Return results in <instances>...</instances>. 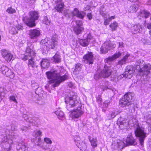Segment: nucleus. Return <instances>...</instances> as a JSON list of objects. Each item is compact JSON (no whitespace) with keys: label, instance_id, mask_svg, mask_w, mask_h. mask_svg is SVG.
I'll return each instance as SVG.
<instances>
[{"label":"nucleus","instance_id":"nucleus-1","mask_svg":"<svg viewBox=\"0 0 151 151\" xmlns=\"http://www.w3.org/2000/svg\"><path fill=\"white\" fill-rule=\"evenodd\" d=\"M47 78L51 79L50 81V83H53L52 86L53 87L58 86L62 82L67 80L68 76L66 74L61 76L58 72L55 70L53 71L47 72L46 73Z\"/></svg>","mask_w":151,"mask_h":151},{"label":"nucleus","instance_id":"nucleus-2","mask_svg":"<svg viewBox=\"0 0 151 151\" xmlns=\"http://www.w3.org/2000/svg\"><path fill=\"white\" fill-rule=\"evenodd\" d=\"M78 97L76 93L70 92L65 98V101L67 104L66 108L70 111L73 110V107L78 103Z\"/></svg>","mask_w":151,"mask_h":151},{"label":"nucleus","instance_id":"nucleus-3","mask_svg":"<svg viewBox=\"0 0 151 151\" xmlns=\"http://www.w3.org/2000/svg\"><path fill=\"white\" fill-rule=\"evenodd\" d=\"M30 17H25L23 18L24 23L28 26L32 27L36 25L35 22L38 19L39 14L37 12L31 11L29 13Z\"/></svg>","mask_w":151,"mask_h":151},{"label":"nucleus","instance_id":"nucleus-4","mask_svg":"<svg viewBox=\"0 0 151 151\" xmlns=\"http://www.w3.org/2000/svg\"><path fill=\"white\" fill-rule=\"evenodd\" d=\"M18 137L17 134L14 132H12L10 134L8 135L7 136L4 137L3 138L1 144L4 146V144L8 145L9 147L6 148L4 150L6 151H10L12 148L11 145L13 144L12 140L17 138Z\"/></svg>","mask_w":151,"mask_h":151},{"label":"nucleus","instance_id":"nucleus-5","mask_svg":"<svg viewBox=\"0 0 151 151\" xmlns=\"http://www.w3.org/2000/svg\"><path fill=\"white\" fill-rule=\"evenodd\" d=\"M135 133L136 136L138 138L140 144L142 145L146 137V133L144 132V128L138 126L135 131Z\"/></svg>","mask_w":151,"mask_h":151},{"label":"nucleus","instance_id":"nucleus-6","mask_svg":"<svg viewBox=\"0 0 151 151\" xmlns=\"http://www.w3.org/2000/svg\"><path fill=\"white\" fill-rule=\"evenodd\" d=\"M116 45L111 42L104 43L100 48V53L101 54H106L111 49L115 47Z\"/></svg>","mask_w":151,"mask_h":151},{"label":"nucleus","instance_id":"nucleus-7","mask_svg":"<svg viewBox=\"0 0 151 151\" xmlns=\"http://www.w3.org/2000/svg\"><path fill=\"white\" fill-rule=\"evenodd\" d=\"M151 69V65L146 64L143 65L140 69H138V72L140 76H146L150 73Z\"/></svg>","mask_w":151,"mask_h":151},{"label":"nucleus","instance_id":"nucleus-8","mask_svg":"<svg viewBox=\"0 0 151 151\" xmlns=\"http://www.w3.org/2000/svg\"><path fill=\"white\" fill-rule=\"evenodd\" d=\"M47 46L43 48V50H46L50 49H53L57 45L58 41L57 39L53 37L51 40H49Z\"/></svg>","mask_w":151,"mask_h":151},{"label":"nucleus","instance_id":"nucleus-9","mask_svg":"<svg viewBox=\"0 0 151 151\" xmlns=\"http://www.w3.org/2000/svg\"><path fill=\"white\" fill-rule=\"evenodd\" d=\"M26 54L22 59L23 60L25 61L27 59H30L31 58H34L35 56V53L29 47H27L26 50Z\"/></svg>","mask_w":151,"mask_h":151},{"label":"nucleus","instance_id":"nucleus-10","mask_svg":"<svg viewBox=\"0 0 151 151\" xmlns=\"http://www.w3.org/2000/svg\"><path fill=\"white\" fill-rule=\"evenodd\" d=\"M84 62L86 64H92L93 63V55L92 52H88L83 57Z\"/></svg>","mask_w":151,"mask_h":151},{"label":"nucleus","instance_id":"nucleus-11","mask_svg":"<svg viewBox=\"0 0 151 151\" xmlns=\"http://www.w3.org/2000/svg\"><path fill=\"white\" fill-rule=\"evenodd\" d=\"M101 72V75L103 78H108L111 74L112 71L110 67L107 66L105 64L104 68L102 70H99L98 72Z\"/></svg>","mask_w":151,"mask_h":151},{"label":"nucleus","instance_id":"nucleus-12","mask_svg":"<svg viewBox=\"0 0 151 151\" xmlns=\"http://www.w3.org/2000/svg\"><path fill=\"white\" fill-rule=\"evenodd\" d=\"M122 53L119 51L116 52L114 55L111 56L106 58L104 60L105 63L110 64L111 62L114 61L120 57Z\"/></svg>","mask_w":151,"mask_h":151},{"label":"nucleus","instance_id":"nucleus-13","mask_svg":"<svg viewBox=\"0 0 151 151\" xmlns=\"http://www.w3.org/2000/svg\"><path fill=\"white\" fill-rule=\"evenodd\" d=\"M134 71V69L132 66H128L125 69V71L123 73V77L130 78L133 76Z\"/></svg>","mask_w":151,"mask_h":151},{"label":"nucleus","instance_id":"nucleus-14","mask_svg":"<svg viewBox=\"0 0 151 151\" xmlns=\"http://www.w3.org/2000/svg\"><path fill=\"white\" fill-rule=\"evenodd\" d=\"M71 113L73 119H75L80 117L83 113V112L81 110V107H78L76 109H73Z\"/></svg>","mask_w":151,"mask_h":151},{"label":"nucleus","instance_id":"nucleus-15","mask_svg":"<svg viewBox=\"0 0 151 151\" xmlns=\"http://www.w3.org/2000/svg\"><path fill=\"white\" fill-rule=\"evenodd\" d=\"M40 31L37 29H31L29 33L30 38L32 39H36L40 35Z\"/></svg>","mask_w":151,"mask_h":151},{"label":"nucleus","instance_id":"nucleus-16","mask_svg":"<svg viewBox=\"0 0 151 151\" xmlns=\"http://www.w3.org/2000/svg\"><path fill=\"white\" fill-rule=\"evenodd\" d=\"M57 4L55 9L58 12H60L64 9V2L62 0H57L55 1Z\"/></svg>","mask_w":151,"mask_h":151},{"label":"nucleus","instance_id":"nucleus-17","mask_svg":"<svg viewBox=\"0 0 151 151\" xmlns=\"http://www.w3.org/2000/svg\"><path fill=\"white\" fill-rule=\"evenodd\" d=\"M124 97L123 105L129 106L130 105L129 101L132 98L131 93H127L124 95Z\"/></svg>","mask_w":151,"mask_h":151},{"label":"nucleus","instance_id":"nucleus-18","mask_svg":"<svg viewBox=\"0 0 151 151\" xmlns=\"http://www.w3.org/2000/svg\"><path fill=\"white\" fill-rule=\"evenodd\" d=\"M82 67V65L80 63H78L75 64V68L73 72V74L77 77H80L79 74L81 72Z\"/></svg>","mask_w":151,"mask_h":151},{"label":"nucleus","instance_id":"nucleus-19","mask_svg":"<svg viewBox=\"0 0 151 151\" xmlns=\"http://www.w3.org/2000/svg\"><path fill=\"white\" fill-rule=\"evenodd\" d=\"M2 54L4 59L7 61H10L13 57L12 55L6 50H3Z\"/></svg>","mask_w":151,"mask_h":151},{"label":"nucleus","instance_id":"nucleus-20","mask_svg":"<svg viewBox=\"0 0 151 151\" xmlns=\"http://www.w3.org/2000/svg\"><path fill=\"white\" fill-rule=\"evenodd\" d=\"M71 14L73 16H76L80 18L83 19L84 17V12H80L76 8L74 9Z\"/></svg>","mask_w":151,"mask_h":151},{"label":"nucleus","instance_id":"nucleus-21","mask_svg":"<svg viewBox=\"0 0 151 151\" xmlns=\"http://www.w3.org/2000/svg\"><path fill=\"white\" fill-rule=\"evenodd\" d=\"M122 145V142L120 140L115 141L112 144V148L115 150L119 148Z\"/></svg>","mask_w":151,"mask_h":151},{"label":"nucleus","instance_id":"nucleus-22","mask_svg":"<svg viewBox=\"0 0 151 151\" xmlns=\"http://www.w3.org/2000/svg\"><path fill=\"white\" fill-rule=\"evenodd\" d=\"M126 142L127 145H136L137 144L135 140L132 137H127L126 139Z\"/></svg>","mask_w":151,"mask_h":151},{"label":"nucleus","instance_id":"nucleus-23","mask_svg":"<svg viewBox=\"0 0 151 151\" xmlns=\"http://www.w3.org/2000/svg\"><path fill=\"white\" fill-rule=\"evenodd\" d=\"M142 29V26L138 24L137 25H134L133 27L132 30L134 33L135 34L141 32Z\"/></svg>","mask_w":151,"mask_h":151},{"label":"nucleus","instance_id":"nucleus-24","mask_svg":"<svg viewBox=\"0 0 151 151\" xmlns=\"http://www.w3.org/2000/svg\"><path fill=\"white\" fill-rule=\"evenodd\" d=\"M41 66L43 68H48L50 65V62L49 60L46 59H43L40 62Z\"/></svg>","mask_w":151,"mask_h":151},{"label":"nucleus","instance_id":"nucleus-25","mask_svg":"<svg viewBox=\"0 0 151 151\" xmlns=\"http://www.w3.org/2000/svg\"><path fill=\"white\" fill-rule=\"evenodd\" d=\"M84 28L82 27L78 26H75L73 30L74 32L77 35H78L81 33L84 30Z\"/></svg>","mask_w":151,"mask_h":151},{"label":"nucleus","instance_id":"nucleus-26","mask_svg":"<svg viewBox=\"0 0 151 151\" xmlns=\"http://www.w3.org/2000/svg\"><path fill=\"white\" fill-rule=\"evenodd\" d=\"M89 139L91 142V145L93 147H96L97 146V140L96 138H92L89 137Z\"/></svg>","mask_w":151,"mask_h":151},{"label":"nucleus","instance_id":"nucleus-27","mask_svg":"<svg viewBox=\"0 0 151 151\" xmlns=\"http://www.w3.org/2000/svg\"><path fill=\"white\" fill-rule=\"evenodd\" d=\"M76 145L82 151H87L86 150V144L83 142H81V143L78 144H76Z\"/></svg>","mask_w":151,"mask_h":151},{"label":"nucleus","instance_id":"nucleus-28","mask_svg":"<svg viewBox=\"0 0 151 151\" xmlns=\"http://www.w3.org/2000/svg\"><path fill=\"white\" fill-rule=\"evenodd\" d=\"M139 6L137 4H134L132 5L129 8V11L130 12H136L138 9Z\"/></svg>","mask_w":151,"mask_h":151},{"label":"nucleus","instance_id":"nucleus-29","mask_svg":"<svg viewBox=\"0 0 151 151\" xmlns=\"http://www.w3.org/2000/svg\"><path fill=\"white\" fill-rule=\"evenodd\" d=\"M33 58H32L29 59L28 64V66L29 67H31L33 68H37L38 66L33 60Z\"/></svg>","mask_w":151,"mask_h":151},{"label":"nucleus","instance_id":"nucleus-30","mask_svg":"<svg viewBox=\"0 0 151 151\" xmlns=\"http://www.w3.org/2000/svg\"><path fill=\"white\" fill-rule=\"evenodd\" d=\"M59 119H62L64 118L63 112L60 110H58L54 112Z\"/></svg>","mask_w":151,"mask_h":151},{"label":"nucleus","instance_id":"nucleus-31","mask_svg":"<svg viewBox=\"0 0 151 151\" xmlns=\"http://www.w3.org/2000/svg\"><path fill=\"white\" fill-rule=\"evenodd\" d=\"M144 62L142 60H139L137 61L136 62V69L138 70V69H140V67L144 65Z\"/></svg>","mask_w":151,"mask_h":151},{"label":"nucleus","instance_id":"nucleus-32","mask_svg":"<svg viewBox=\"0 0 151 151\" xmlns=\"http://www.w3.org/2000/svg\"><path fill=\"white\" fill-rule=\"evenodd\" d=\"M139 15L141 16H144L145 18H147L150 15V13L147 11L143 10L140 12Z\"/></svg>","mask_w":151,"mask_h":151},{"label":"nucleus","instance_id":"nucleus-33","mask_svg":"<svg viewBox=\"0 0 151 151\" xmlns=\"http://www.w3.org/2000/svg\"><path fill=\"white\" fill-rule=\"evenodd\" d=\"M37 119V118L35 117H33V118H32L29 117V120L28 122L31 123L33 125H35L37 124V122L36 121Z\"/></svg>","mask_w":151,"mask_h":151},{"label":"nucleus","instance_id":"nucleus-34","mask_svg":"<svg viewBox=\"0 0 151 151\" xmlns=\"http://www.w3.org/2000/svg\"><path fill=\"white\" fill-rule=\"evenodd\" d=\"M89 42V41L86 39L81 40L79 41L80 44L83 46L85 47L87 46Z\"/></svg>","mask_w":151,"mask_h":151},{"label":"nucleus","instance_id":"nucleus-35","mask_svg":"<svg viewBox=\"0 0 151 151\" xmlns=\"http://www.w3.org/2000/svg\"><path fill=\"white\" fill-rule=\"evenodd\" d=\"M48 40H47V38H46L44 40H42L40 42V44L42 45V47L43 50V48L46 46H47L48 44Z\"/></svg>","mask_w":151,"mask_h":151},{"label":"nucleus","instance_id":"nucleus-36","mask_svg":"<svg viewBox=\"0 0 151 151\" xmlns=\"http://www.w3.org/2000/svg\"><path fill=\"white\" fill-rule=\"evenodd\" d=\"M53 61L55 63H58L60 62L61 59L60 55L55 54L53 58Z\"/></svg>","mask_w":151,"mask_h":151},{"label":"nucleus","instance_id":"nucleus-37","mask_svg":"<svg viewBox=\"0 0 151 151\" xmlns=\"http://www.w3.org/2000/svg\"><path fill=\"white\" fill-rule=\"evenodd\" d=\"M117 124L119 125V127L121 129H123L122 125H123V119L122 117L119 118L117 121Z\"/></svg>","mask_w":151,"mask_h":151},{"label":"nucleus","instance_id":"nucleus-38","mask_svg":"<svg viewBox=\"0 0 151 151\" xmlns=\"http://www.w3.org/2000/svg\"><path fill=\"white\" fill-rule=\"evenodd\" d=\"M6 69V70H7V67L3 65H0V71H1L3 74L6 73V72L4 71Z\"/></svg>","mask_w":151,"mask_h":151},{"label":"nucleus","instance_id":"nucleus-39","mask_svg":"<svg viewBox=\"0 0 151 151\" xmlns=\"http://www.w3.org/2000/svg\"><path fill=\"white\" fill-rule=\"evenodd\" d=\"M74 139L76 142V144H78L79 143H81V142H82L81 140V139L80 137L78 136H75L74 137Z\"/></svg>","mask_w":151,"mask_h":151},{"label":"nucleus","instance_id":"nucleus-40","mask_svg":"<svg viewBox=\"0 0 151 151\" xmlns=\"http://www.w3.org/2000/svg\"><path fill=\"white\" fill-rule=\"evenodd\" d=\"M117 24L116 22H114L110 25V27L111 28L112 31L116 30L117 27Z\"/></svg>","mask_w":151,"mask_h":151},{"label":"nucleus","instance_id":"nucleus-41","mask_svg":"<svg viewBox=\"0 0 151 151\" xmlns=\"http://www.w3.org/2000/svg\"><path fill=\"white\" fill-rule=\"evenodd\" d=\"M6 12L9 14H13L16 12L15 10L12 8V7L8 8L6 10Z\"/></svg>","mask_w":151,"mask_h":151},{"label":"nucleus","instance_id":"nucleus-42","mask_svg":"<svg viewBox=\"0 0 151 151\" xmlns=\"http://www.w3.org/2000/svg\"><path fill=\"white\" fill-rule=\"evenodd\" d=\"M43 21V22L45 24L49 25L50 24V21L48 19L47 17H45Z\"/></svg>","mask_w":151,"mask_h":151},{"label":"nucleus","instance_id":"nucleus-43","mask_svg":"<svg viewBox=\"0 0 151 151\" xmlns=\"http://www.w3.org/2000/svg\"><path fill=\"white\" fill-rule=\"evenodd\" d=\"M13 74V73L12 71V70L10 69H9L8 71L6 72V73H4V75H5L6 76L9 77L10 76H12Z\"/></svg>","mask_w":151,"mask_h":151},{"label":"nucleus","instance_id":"nucleus-44","mask_svg":"<svg viewBox=\"0 0 151 151\" xmlns=\"http://www.w3.org/2000/svg\"><path fill=\"white\" fill-rule=\"evenodd\" d=\"M76 26H78L79 27H82L83 24L81 20H78L76 21Z\"/></svg>","mask_w":151,"mask_h":151},{"label":"nucleus","instance_id":"nucleus-45","mask_svg":"<svg viewBox=\"0 0 151 151\" xmlns=\"http://www.w3.org/2000/svg\"><path fill=\"white\" fill-rule=\"evenodd\" d=\"M97 102L99 104H101L102 101V99L100 95H98L96 97Z\"/></svg>","mask_w":151,"mask_h":151},{"label":"nucleus","instance_id":"nucleus-46","mask_svg":"<svg viewBox=\"0 0 151 151\" xmlns=\"http://www.w3.org/2000/svg\"><path fill=\"white\" fill-rule=\"evenodd\" d=\"M44 141L45 142H46L48 144H51L52 143V141L50 139L48 138H44Z\"/></svg>","mask_w":151,"mask_h":151},{"label":"nucleus","instance_id":"nucleus-47","mask_svg":"<svg viewBox=\"0 0 151 151\" xmlns=\"http://www.w3.org/2000/svg\"><path fill=\"white\" fill-rule=\"evenodd\" d=\"M101 76H102L101 75V72L99 73L96 74L94 76V78L96 80H97L99 79Z\"/></svg>","mask_w":151,"mask_h":151},{"label":"nucleus","instance_id":"nucleus-48","mask_svg":"<svg viewBox=\"0 0 151 151\" xmlns=\"http://www.w3.org/2000/svg\"><path fill=\"white\" fill-rule=\"evenodd\" d=\"M118 113L117 112L116 113L115 112H112L109 114V116L111 118H113L115 117L116 115H117Z\"/></svg>","mask_w":151,"mask_h":151},{"label":"nucleus","instance_id":"nucleus-49","mask_svg":"<svg viewBox=\"0 0 151 151\" xmlns=\"http://www.w3.org/2000/svg\"><path fill=\"white\" fill-rule=\"evenodd\" d=\"M111 20V18H109L108 19H105L104 22V24L105 25H108Z\"/></svg>","mask_w":151,"mask_h":151},{"label":"nucleus","instance_id":"nucleus-50","mask_svg":"<svg viewBox=\"0 0 151 151\" xmlns=\"http://www.w3.org/2000/svg\"><path fill=\"white\" fill-rule=\"evenodd\" d=\"M42 134V132H41L40 130H39L36 132L35 133V137H37L39 136H41Z\"/></svg>","mask_w":151,"mask_h":151},{"label":"nucleus","instance_id":"nucleus-51","mask_svg":"<svg viewBox=\"0 0 151 151\" xmlns=\"http://www.w3.org/2000/svg\"><path fill=\"white\" fill-rule=\"evenodd\" d=\"M104 103L105 105V106L106 107H107L109 105L110 101L109 100H106L104 102Z\"/></svg>","mask_w":151,"mask_h":151},{"label":"nucleus","instance_id":"nucleus-52","mask_svg":"<svg viewBox=\"0 0 151 151\" xmlns=\"http://www.w3.org/2000/svg\"><path fill=\"white\" fill-rule=\"evenodd\" d=\"M10 100L12 101L15 103H17V100L14 96H10Z\"/></svg>","mask_w":151,"mask_h":151},{"label":"nucleus","instance_id":"nucleus-53","mask_svg":"<svg viewBox=\"0 0 151 151\" xmlns=\"http://www.w3.org/2000/svg\"><path fill=\"white\" fill-rule=\"evenodd\" d=\"M147 28L150 30L149 31L150 34L151 35V23H148L147 26Z\"/></svg>","mask_w":151,"mask_h":151},{"label":"nucleus","instance_id":"nucleus-54","mask_svg":"<svg viewBox=\"0 0 151 151\" xmlns=\"http://www.w3.org/2000/svg\"><path fill=\"white\" fill-rule=\"evenodd\" d=\"M92 38V36L91 35L90 33H89L87 37V38L86 39L88 40L89 42L90 41V40H91Z\"/></svg>","mask_w":151,"mask_h":151},{"label":"nucleus","instance_id":"nucleus-55","mask_svg":"<svg viewBox=\"0 0 151 151\" xmlns=\"http://www.w3.org/2000/svg\"><path fill=\"white\" fill-rule=\"evenodd\" d=\"M23 117L26 120L27 122H28L29 120V117H28L27 116L26 114H24L23 115Z\"/></svg>","mask_w":151,"mask_h":151},{"label":"nucleus","instance_id":"nucleus-56","mask_svg":"<svg viewBox=\"0 0 151 151\" xmlns=\"http://www.w3.org/2000/svg\"><path fill=\"white\" fill-rule=\"evenodd\" d=\"M129 56V55L127 54L124 56V57H123V64L124 63V62L126 60L127 58Z\"/></svg>","mask_w":151,"mask_h":151},{"label":"nucleus","instance_id":"nucleus-57","mask_svg":"<svg viewBox=\"0 0 151 151\" xmlns=\"http://www.w3.org/2000/svg\"><path fill=\"white\" fill-rule=\"evenodd\" d=\"M119 106L121 107H122L123 106V100L122 99H121L119 100Z\"/></svg>","mask_w":151,"mask_h":151},{"label":"nucleus","instance_id":"nucleus-58","mask_svg":"<svg viewBox=\"0 0 151 151\" xmlns=\"http://www.w3.org/2000/svg\"><path fill=\"white\" fill-rule=\"evenodd\" d=\"M87 17L89 19H91L92 18V16L91 14H87Z\"/></svg>","mask_w":151,"mask_h":151},{"label":"nucleus","instance_id":"nucleus-59","mask_svg":"<svg viewBox=\"0 0 151 151\" xmlns=\"http://www.w3.org/2000/svg\"><path fill=\"white\" fill-rule=\"evenodd\" d=\"M118 64L120 65H122L123 64V59L118 62Z\"/></svg>","mask_w":151,"mask_h":151},{"label":"nucleus","instance_id":"nucleus-60","mask_svg":"<svg viewBox=\"0 0 151 151\" xmlns=\"http://www.w3.org/2000/svg\"><path fill=\"white\" fill-rule=\"evenodd\" d=\"M21 129L22 131L26 130L27 129V127H24L21 128Z\"/></svg>","mask_w":151,"mask_h":151},{"label":"nucleus","instance_id":"nucleus-61","mask_svg":"<svg viewBox=\"0 0 151 151\" xmlns=\"http://www.w3.org/2000/svg\"><path fill=\"white\" fill-rule=\"evenodd\" d=\"M148 125L149 126V130L151 132V124L149 123L148 124Z\"/></svg>","mask_w":151,"mask_h":151},{"label":"nucleus","instance_id":"nucleus-62","mask_svg":"<svg viewBox=\"0 0 151 151\" xmlns=\"http://www.w3.org/2000/svg\"><path fill=\"white\" fill-rule=\"evenodd\" d=\"M17 29H18L19 30H22V28L23 27L22 26L19 25V26H18L17 27Z\"/></svg>","mask_w":151,"mask_h":151},{"label":"nucleus","instance_id":"nucleus-63","mask_svg":"<svg viewBox=\"0 0 151 151\" xmlns=\"http://www.w3.org/2000/svg\"><path fill=\"white\" fill-rule=\"evenodd\" d=\"M122 42L121 44L120 43V42H119V47H123L122 46Z\"/></svg>","mask_w":151,"mask_h":151},{"label":"nucleus","instance_id":"nucleus-64","mask_svg":"<svg viewBox=\"0 0 151 151\" xmlns=\"http://www.w3.org/2000/svg\"><path fill=\"white\" fill-rule=\"evenodd\" d=\"M115 18V17L114 16H112L111 17H110L109 18H111V19H114Z\"/></svg>","mask_w":151,"mask_h":151}]
</instances>
